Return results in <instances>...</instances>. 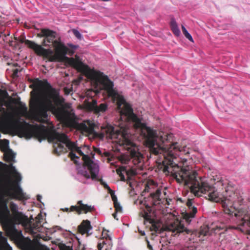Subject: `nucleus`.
I'll return each mask as SVG.
<instances>
[{
	"label": "nucleus",
	"mask_w": 250,
	"mask_h": 250,
	"mask_svg": "<svg viewBox=\"0 0 250 250\" xmlns=\"http://www.w3.org/2000/svg\"><path fill=\"white\" fill-rule=\"evenodd\" d=\"M69 157L71 158V160L74 161L75 164L77 163V161L75 160V159H79V157L76 156V154L73 152V151H71L69 153Z\"/></svg>",
	"instance_id": "nucleus-30"
},
{
	"label": "nucleus",
	"mask_w": 250,
	"mask_h": 250,
	"mask_svg": "<svg viewBox=\"0 0 250 250\" xmlns=\"http://www.w3.org/2000/svg\"><path fill=\"white\" fill-rule=\"evenodd\" d=\"M83 105L86 110L92 111L96 114L104 113L107 108V105L105 103L101 104L99 106L97 105V101L94 99H92L91 102L85 100Z\"/></svg>",
	"instance_id": "nucleus-13"
},
{
	"label": "nucleus",
	"mask_w": 250,
	"mask_h": 250,
	"mask_svg": "<svg viewBox=\"0 0 250 250\" xmlns=\"http://www.w3.org/2000/svg\"><path fill=\"white\" fill-rule=\"evenodd\" d=\"M123 171H125L127 173L126 168L125 167H120L119 168L116 169L117 173L119 175L121 178V180L122 181H125V179L124 175L122 173Z\"/></svg>",
	"instance_id": "nucleus-24"
},
{
	"label": "nucleus",
	"mask_w": 250,
	"mask_h": 250,
	"mask_svg": "<svg viewBox=\"0 0 250 250\" xmlns=\"http://www.w3.org/2000/svg\"><path fill=\"white\" fill-rule=\"evenodd\" d=\"M3 105V104H2V103H0V105L1 106H2Z\"/></svg>",
	"instance_id": "nucleus-51"
},
{
	"label": "nucleus",
	"mask_w": 250,
	"mask_h": 250,
	"mask_svg": "<svg viewBox=\"0 0 250 250\" xmlns=\"http://www.w3.org/2000/svg\"><path fill=\"white\" fill-rule=\"evenodd\" d=\"M114 207L116 212H121L122 211V207L118 202L114 203Z\"/></svg>",
	"instance_id": "nucleus-33"
},
{
	"label": "nucleus",
	"mask_w": 250,
	"mask_h": 250,
	"mask_svg": "<svg viewBox=\"0 0 250 250\" xmlns=\"http://www.w3.org/2000/svg\"><path fill=\"white\" fill-rule=\"evenodd\" d=\"M10 208L12 211L13 215L19 212L18 211V206L15 203L11 202L10 204Z\"/></svg>",
	"instance_id": "nucleus-27"
},
{
	"label": "nucleus",
	"mask_w": 250,
	"mask_h": 250,
	"mask_svg": "<svg viewBox=\"0 0 250 250\" xmlns=\"http://www.w3.org/2000/svg\"><path fill=\"white\" fill-rule=\"evenodd\" d=\"M53 46L55 47L54 53L52 50L45 49L42 46L39 56H42L48 61L53 62L61 61L67 54L72 55L74 53V50L69 49L61 42L60 38L58 42H55V45Z\"/></svg>",
	"instance_id": "nucleus-9"
},
{
	"label": "nucleus",
	"mask_w": 250,
	"mask_h": 250,
	"mask_svg": "<svg viewBox=\"0 0 250 250\" xmlns=\"http://www.w3.org/2000/svg\"><path fill=\"white\" fill-rule=\"evenodd\" d=\"M164 230L176 232L177 233L185 232L187 234H189L191 232V230L186 228L184 225L181 224V222L178 219L167 224L165 227Z\"/></svg>",
	"instance_id": "nucleus-15"
},
{
	"label": "nucleus",
	"mask_w": 250,
	"mask_h": 250,
	"mask_svg": "<svg viewBox=\"0 0 250 250\" xmlns=\"http://www.w3.org/2000/svg\"><path fill=\"white\" fill-rule=\"evenodd\" d=\"M37 200L41 202V200L42 199V196L40 195H38L37 196Z\"/></svg>",
	"instance_id": "nucleus-43"
},
{
	"label": "nucleus",
	"mask_w": 250,
	"mask_h": 250,
	"mask_svg": "<svg viewBox=\"0 0 250 250\" xmlns=\"http://www.w3.org/2000/svg\"><path fill=\"white\" fill-rule=\"evenodd\" d=\"M223 187H221L220 189H219L216 192L217 195L220 199L218 201H212L216 203H221L223 211L226 214L229 215H234L237 218H240L241 223L240 225L244 226L245 224H247L250 226V217H249L248 211L242 208L236 209L233 207L235 203L240 202L242 199L241 197H239L238 194L234 192L232 188L229 186L225 188L224 191L223 190Z\"/></svg>",
	"instance_id": "nucleus-5"
},
{
	"label": "nucleus",
	"mask_w": 250,
	"mask_h": 250,
	"mask_svg": "<svg viewBox=\"0 0 250 250\" xmlns=\"http://www.w3.org/2000/svg\"><path fill=\"white\" fill-rule=\"evenodd\" d=\"M146 241L147 242V247L149 250H153L152 246L150 244L148 240L146 238Z\"/></svg>",
	"instance_id": "nucleus-41"
},
{
	"label": "nucleus",
	"mask_w": 250,
	"mask_h": 250,
	"mask_svg": "<svg viewBox=\"0 0 250 250\" xmlns=\"http://www.w3.org/2000/svg\"><path fill=\"white\" fill-rule=\"evenodd\" d=\"M112 215H113V217H114L115 219H116L118 220V219L117 218V214H116V213H114L112 214Z\"/></svg>",
	"instance_id": "nucleus-47"
},
{
	"label": "nucleus",
	"mask_w": 250,
	"mask_h": 250,
	"mask_svg": "<svg viewBox=\"0 0 250 250\" xmlns=\"http://www.w3.org/2000/svg\"><path fill=\"white\" fill-rule=\"evenodd\" d=\"M90 80L95 87L101 84L103 89L105 90L108 96L117 102V108L120 110L121 118H125L128 121H132L134 123V127L136 129L140 130V134L142 136L146 130H148L150 127L146 126V124L141 122V120L133 113L131 105L127 103L124 98L118 94L117 91L114 89V83L107 75L99 71H89L88 74Z\"/></svg>",
	"instance_id": "nucleus-4"
},
{
	"label": "nucleus",
	"mask_w": 250,
	"mask_h": 250,
	"mask_svg": "<svg viewBox=\"0 0 250 250\" xmlns=\"http://www.w3.org/2000/svg\"><path fill=\"white\" fill-rule=\"evenodd\" d=\"M182 30L185 36L190 41L193 42V40L191 35L188 32L184 26L182 25Z\"/></svg>",
	"instance_id": "nucleus-26"
},
{
	"label": "nucleus",
	"mask_w": 250,
	"mask_h": 250,
	"mask_svg": "<svg viewBox=\"0 0 250 250\" xmlns=\"http://www.w3.org/2000/svg\"><path fill=\"white\" fill-rule=\"evenodd\" d=\"M72 32L75 35V36L79 39H81L82 38V35L81 33L76 29H73Z\"/></svg>",
	"instance_id": "nucleus-34"
},
{
	"label": "nucleus",
	"mask_w": 250,
	"mask_h": 250,
	"mask_svg": "<svg viewBox=\"0 0 250 250\" xmlns=\"http://www.w3.org/2000/svg\"><path fill=\"white\" fill-rule=\"evenodd\" d=\"M18 71H19V70L18 69H14V71H13V74L14 75H16L18 73Z\"/></svg>",
	"instance_id": "nucleus-44"
},
{
	"label": "nucleus",
	"mask_w": 250,
	"mask_h": 250,
	"mask_svg": "<svg viewBox=\"0 0 250 250\" xmlns=\"http://www.w3.org/2000/svg\"><path fill=\"white\" fill-rule=\"evenodd\" d=\"M105 155L106 156H108L109 155V153H108V152H106V153H105Z\"/></svg>",
	"instance_id": "nucleus-50"
},
{
	"label": "nucleus",
	"mask_w": 250,
	"mask_h": 250,
	"mask_svg": "<svg viewBox=\"0 0 250 250\" xmlns=\"http://www.w3.org/2000/svg\"><path fill=\"white\" fill-rule=\"evenodd\" d=\"M3 92H4V93H5V94L7 95V92H6V91H3Z\"/></svg>",
	"instance_id": "nucleus-52"
},
{
	"label": "nucleus",
	"mask_w": 250,
	"mask_h": 250,
	"mask_svg": "<svg viewBox=\"0 0 250 250\" xmlns=\"http://www.w3.org/2000/svg\"><path fill=\"white\" fill-rule=\"evenodd\" d=\"M8 167L10 172L13 174L15 180L12 181L10 177H6L0 180V189L4 193L12 199L19 200H26L29 198L23 192L19 185V182L21 180V175L16 170L12 164L9 165L4 164Z\"/></svg>",
	"instance_id": "nucleus-7"
},
{
	"label": "nucleus",
	"mask_w": 250,
	"mask_h": 250,
	"mask_svg": "<svg viewBox=\"0 0 250 250\" xmlns=\"http://www.w3.org/2000/svg\"><path fill=\"white\" fill-rule=\"evenodd\" d=\"M161 192L160 189H157L155 192L150 194L148 199L150 201V205L146 204V209L143 210L140 215L144 218L145 222H148L151 224L150 230L155 232H159L161 230V223L159 221L151 218L152 207L156 206L161 204L160 196Z\"/></svg>",
	"instance_id": "nucleus-8"
},
{
	"label": "nucleus",
	"mask_w": 250,
	"mask_h": 250,
	"mask_svg": "<svg viewBox=\"0 0 250 250\" xmlns=\"http://www.w3.org/2000/svg\"><path fill=\"white\" fill-rule=\"evenodd\" d=\"M139 233L141 234V235L144 236L145 235V232L144 231H142V230L139 231Z\"/></svg>",
	"instance_id": "nucleus-46"
},
{
	"label": "nucleus",
	"mask_w": 250,
	"mask_h": 250,
	"mask_svg": "<svg viewBox=\"0 0 250 250\" xmlns=\"http://www.w3.org/2000/svg\"><path fill=\"white\" fill-rule=\"evenodd\" d=\"M92 227L90 224V222L88 220H83L81 224L78 226V230L80 233L82 234H87L89 235L88 232L92 229Z\"/></svg>",
	"instance_id": "nucleus-20"
},
{
	"label": "nucleus",
	"mask_w": 250,
	"mask_h": 250,
	"mask_svg": "<svg viewBox=\"0 0 250 250\" xmlns=\"http://www.w3.org/2000/svg\"><path fill=\"white\" fill-rule=\"evenodd\" d=\"M61 250H72V248L69 246H67L65 244H63L60 247Z\"/></svg>",
	"instance_id": "nucleus-38"
},
{
	"label": "nucleus",
	"mask_w": 250,
	"mask_h": 250,
	"mask_svg": "<svg viewBox=\"0 0 250 250\" xmlns=\"http://www.w3.org/2000/svg\"><path fill=\"white\" fill-rule=\"evenodd\" d=\"M19 110L20 113L22 116H25L27 113V108L25 104L22 105L21 104Z\"/></svg>",
	"instance_id": "nucleus-28"
},
{
	"label": "nucleus",
	"mask_w": 250,
	"mask_h": 250,
	"mask_svg": "<svg viewBox=\"0 0 250 250\" xmlns=\"http://www.w3.org/2000/svg\"><path fill=\"white\" fill-rule=\"evenodd\" d=\"M0 236H1V233L0 232Z\"/></svg>",
	"instance_id": "nucleus-53"
},
{
	"label": "nucleus",
	"mask_w": 250,
	"mask_h": 250,
	"mask_svg": "<svg viewBox=\"0 0 250 250\" xmlns=\"http://www.w3.org/2000/svg\"><path fill=\"white\" fill-rule=\"evenodd\" d=\"M10 211L6 204L0 206V221L7 233L13 237L17 238L21 235L16 228L14 221L10 218Z\"/></svg>",
	"instance_id": "nucleus-10"
},
{
	"label": "nucleus",
	"mask_w": 250,
	"mask_h": 250,
	"mask_svg": "<svg viewBox=\"0 0 250 250\" xmlns=\"http://www.w3.org/2000/svg\"><path fill=\"white\" fill-rule=\"evenodd\" d=\"M170 27L173 34L176 36H179L180 34V31L179 29L177 23L174 19H172L171 20Z\"/></svg>",
	"instance_id": "nucleus-23"
},
{
	"label": "nucleus",
	"mask_w": 250,
	"mask_h": 250,
	"mask_svg": "<svg viewBox=\"0 0 250 250\" xmlns=\"http://www.w3.org/2000/svg\"><path fill=\"white\" fill-rule=\"evenodd\" d=\"M101 184L105 189L108 190L109 193L110 192H112V190L110 188V187L108 186V185L106 183L102 182Z\"/></svg>",
	"instance_id": "nucleus-37"
},
{
	"label": "nucleus",
	"mask_w": 250,
	"mask_h": 250,
	"mask_svg": "<svg viewBox=\"0 0 250 250\" xmlns=\"http://www.w3.org/2000/svg\"><path fill=\"white\" fill-rule=\"evenodd\" d=\"M66 59L67 60V62L69 65L75 68L78 71L84 73L85 76L88 79H90V77L88 75V72L89 71H95L94 70L91 69L87 65H85L82 62L76 60L73 58H68L66 57Z\"/></svg>",
	"instance_id": "nucleus-16"
},
{
	"label": "nucleus",
	"mask_w": 250,
	"mask_h": 250,
	"mask_svg": "<svg viewBox=\"0 0 250 250\" xmlns=\"http://www.w3.org/2000/svg\"><path fill=\"white\" fill-rule=\"evenodd\" d=\"M107 138L110 139H119V143L123 146L130 154V159L134 165H139L143 159V155L139 151V148L135 144L128 138L127 130L123 127L107 124L102 128Z\"/></svg>",
	"instance_id": "nucleus-6"
},
{
	"label": "nucleus",
	"mask_w": 250,
	"mask_h": 250,
	"mask_svg": "<svg viewBox=\"0 0 250 250\" xmlns=\"http://www.w3.org/2000/svg\"><path fill=\"white\" fill-rule=\"evenodd\" d=\"M5 110V108H3V107H0V112H1V111H4Z\"/></svg>",
	"instance_id": "nucleus-49"
},
{
	"label": "nucleus",
	"mask_w": 250,
	"mask_h": 250,
	"mask_svg": "<svg viewBox=\"0 0 250 250\" xmlns=\"http://www.w3.org/2000/svg\"><path fill=\"white\" fill-rule=\"evenodd\" d=\"M67 45L69 47H70L71 49L73 50L77 49L78 47V46L72 44H67Z\"/></svg>",
	"instance_id": "nucleus-42"
},
{
	"label": "nucleus",
	"mask_w": 250,
	"mask_h": 250,
	"mask_svg": "<svg viewBox=\"0 0 250 250\" xmlns=\"http://www.w3.org/2000/svg\"><path fill=\"white\" fill-rule=\"evenodd\" d=\"M109 193L111 196L112 200L113 201V203H114L116 202H118L117 197H116V195H115L114 191L112 190V192H110Z\"/></svg>",
	"instance_id": "nucleus-36"
},
{
	"label": "nucleus",
	"mask_w": 250,
	"mask_h": 250,
	"mask_svg": "<svg viewBox=\"0 0 250 250\" xmlns=\"http://www.w3.org/2000/svg\"><path fill=\"white\" fill-rule=\"evenodd\" d=\"M217 228L219 230H227L228 229V226L226 224H222L219 226H217Z\"/></svg>",
	"instance_id": "nucleus-35"
},
{
	"label": "nucleus",
	"mask_w": 250,
	"mask_h": 250,
	"mask_svg": "<svg viewBox=\"0 0 250 250\" xmlns=\"http://www.w3.org/2000/svg\"><path fill=\"white\" fill-rule=\"evenodd\" d=\"M30 107L35 110V118L42 124H49L47 112L50 111L64 126L80 130L89 135L95 132V124L87 120L79 123L71 107V104L65 103L64 99L55 89L48 92L43 102L38 98L32 100Z\"/></svg>",
	"instance_id": "nucleus-2"
},
{
	"label": "nucleus",
	"mask_w": 250,
	"mask_h": 250,
	"mask_svg": "<svg viewBox=\"0 0 250 250\" xmlns=\"http://www.w3.org/2000/svg\"><path fill=\"white\" fill-rule=\"evenodd\" d=\"M63 91L65 95H68L71 91V89L70 88H67V87H65L63 88Z\"/></svg>",
	"instance_id": "nucleus-39"
},
{
	"label": "nucleus",
	"mask_w": 250,
	"mask_h": 250,
	"mask_svg": "<svg viewBox=\"0 0 250 250\" xmlns=\"http://www.w3.org/2000/svg\"><path fill=\"white\" fill-rule=\"evenodd\" d=\"M95 208L93 206L84 204L81 200L77 202V205L71 206L70 208H66L62 209L63 211L65 212L75 211L78 214H81L83 213L86 214L87 212H91Z\"/></svg>",
	"instance_id": "nucleus-14"
},
{
	"label": "nucleus",
	"mask_w": 250,
	"mask_h": 250,
	"mask_svg": "<svg viewBox=\"0 0 250 250\" xmlns=\"http://www.w3.org/2000/svg\"><path fill=\"white\" fill-rule=\"evenodd\" d=\"M200 233H201V234H203V235H207V232L206 231V232H204V230H201V231H200Z\"/></svg>",
	"instance_id": "nucleus-45"
},
{
	"label": "nucleus",
	"mask_w": 250,
	"mask_h": 250,
	"mask_svg": "<svg viewBox=\"0 0 250 250\" xmlns=\"http://www.w3.org/2000/svg\"><path fill=\"white\" fill-rule=\"evenodd\" d=\"M148 186L147 185H146V186L145 187V188L144 189V191H148Z\"/></svg>",
	"instance_id": "nucleus-48"
},
{
	"label": "nucleus",
	"mask_w": 250,
	"mask_h": 250,
	"mask_svg": "<svg viewBox=\"0 0 250 250\" xmlns=\"http://www.w3.org/2000/svg\"><path fill=\"white\" fill-rule=\"evenodd\" d=\"M9 143V141L7 139L0 141V145L3 148H7L8 147Z\"/></svg>",
	"instance_id": "nucleus-32"
},
{
	"label": "nucleus",
	"mask_w": 250,
	"mask_h": 250,
	"mask_svg": "<svg viewBox=\"0 0 250 250\" xmlns=\"http://www.w3.org/2000/svg\"><path fill=\"white\" fill-rule=\"evenodd\" d=\"M14 223L21 224L25 225L28 223V219L27 216L23 214L22 212H19L13 215V219Z\"/></svg>",
	"instance_id": "nucleus-21"
},
{
	"label": "nucleus",
	"mask_w": 250,
	"mask_h": 250,
	"mask_svg": "<svg viewBox=\"0 0 250 250\" xmlns=\"http://www.w3.org/2000/svg\"><path fill=\"white\" fill-rule=\"evenodd\" d=\"M41 217H42L41 215H38V216L36 218L35 222L34 223L31 225V227L32 228H33V229H36L37 228H38L39 227L40 225H41V221L40 219Z\"/></svg>",
	"instance_id": "nucleus-25"
},
{
	"label": "nucleus",
	"mask_w": 250,
	"mask_h": 250,
	"mask_svg": "<svg viewBox=\"0 0 250 250\" xmlns=\"http://www.w3.org/2000/svg\"><path fill=\"white\" fill-rule=\"evenodd\" d=\"M53 127L49 128L42 125H31L25 121L21 122L18 119L12 124L1 125L0 129L3 134H7L13 130L20 137H23L29 139L34 137L40 142L49 137L56 141L53 147L54 151L58 155L66 153L67 148L71 151H75L77 147L75 143L71 142L66 134L52 130Z\"/></svg>",
	"instance_id": "nucleus-3"
},
{
	"label": "nucleus",
	"mask_w": 250,
	"mask_h": 250,
	"mask_svg": "<svg viewBox=\"0 0 250 250\" xmlns=\"http://www.w3.org/2000/svg\"><path fill=\"white\" fill-rule=\"evenodd\" d=\"M37 36L40 38H43L41 45L42 47L43 46L50 47L51 44L54 46L55 42L59 41V38L58 39H56V32L48 28H42L40 33H38Z\"/></svg>",
	"instance_id": "nucleus-11"
},
{
	"label": "nucleus",
	"mask_w": 250,
	"mask_h": 250,
	"mask_svg": "<svg viewBox=\"0 0 250 250\" xmlns=\"http://www.w3.org/2000/svg\"><path fill=\"white\" fill-rule=\"evenodd\" d=\"M15 154L11 149H8L4 154V160L7 162H14Z\"/></svg>",
	"instance_id": "nucleus-22"
},
{
	"label": "nucleus",
	"mask_w": 250,
	"mask_h": 250,
	"mask_svg": "<svg viewBox=\"0 0 250 250\" xmlns=\"http://www.w3.org/2000/svg\"><path fill=\"white\" fill-rule=\"evenodd\" d=\"M120 161L122 164H127L128 162L130 161V159L125 156H121L120 158Z\"/></svg>",
	"instance_id": "nucleus-31"
},
{
	"label": "nucleus",
	"mask_w": 250,
	"mask_h": 250,
	"mask_svg": "<svg viewBox=\"0 0 250 250\" xmlns=\"http://www.w3.org/2000/svg\"><path fill=\"white\" fill-rule=\"evenodd\" d=\"M104 244H105V243L104 241L103 243H98L97 246L98 250H102V249L103 248Z\"/></svg>",
	"instance_id": "nucleus-40"
},
{
	"label": "nucleus",
	"mask_w": 250,
	"mask_h": 250,
	"mask_svg": "<svg viewBox=\"0 0 250 250\" xmlns=\"http://www.w3.org/2000/svg\"><path fill=\"white\" fill-rule=\"evenodd\" d=\"M19 41L21 43H24L29 48L32 49L38 56H39L40 50L42 49L41 45L33 41L26 39L24 37L20 39Z\"/></svg>",
	"instance_id": "nucleus-18"
},
{
	"label": "nucleus",
	"mask_w": 250,
	"mask_h": 250,
	"mask_svg": "<svg viewBox=\"0 0 250 250\" xmlns=\"http://www.w3.org/2000/svg\"><path fill=\"white\" fill-rule=\"evenodd\" d=\"M78 173L79 174H81V175H82L84 177H85L87 179H88L90 177H91V174H90V176L89 174L85 170H79L78 171ZM91 178L92 179V178Z\"/></svg>",
	"instance_id": "nucleus-29"
},
{
	"label": "nucleus",
	"mask_w": 250,
	"mask_h": 250,
	"mask_svg": "<svg viewBox=\"0 0 250 250\" xmlns=\"http://www.w3.org/2000/svg\"><path fill=\"white\" fill-rule=\"evenodd\" d=\"M188 207L187 210L182 213L183 219L189 223L191 220L195 217V215L197 212V208L193 206V200L188 199L186 203Z\"/></svg>",
	"instance_id": "nucleus-17"
},
{
	"label": "nucleus",
	"mask_w": 250,
	"mask_h": 250,
	"mask_svg": "<svg viewBox=\"0 0 250 250\" xmlns=\"http://www.w3.org/2000/svg\"><path fill=\"white\" fill-rule=\"evenodd\" d=\"M29 81L32 83V84L30 85V87L32 88L40 89L44 87L49 88H51V85L46 80L42 81L37 78L35 79H30Z\"/></svg>",
	"instance_id": "nucleus-19"
},
{
	"label": "nucleus",
	"mask_w": 250,
	"mask_h": 250,
	"mask_svg": "<svg viewBox=\"0 0 250 250\" xmlns=\"http://www.w3.org/2000/svg\"><path fill=\"white\" fill-rule=\"evenodd\" d=\"M74 151L83 157L84 166L87 167L91 173L92 179H96L99 170L98 165L94 163L88 155L84 154L80 147L77 146Z\"/></svg>",
	"instance_id": "nucleus-12"
},
{
	"label": "nucleus",
	"mask_w": 250,
	"mask_h": 250,
	"mask_svg": "<svg viewBox=\"0 0 250 250\" xmlns=\"http://www.w3.org/2000/svg\"><path fill=\"white\" fill-rule=\"evenodd\" d=\"M142 135L146 146L149 148L150 153L155 155L160 154L157 159L158 167L167 175L170 174L178 183L182 184L189 188L190 191L196 196H201L202 194L210 201L220 200L217 190L223 186L222 181H219L211 186L198 176L195 170L189 166L181 167L174 161L176 159L177 152L181 151L182 147L177 143L167 145L171 135L167 134L165 137L157 135V131L152 128L146 130Z\"/></svg>",
	"instance_id": "nucleus-1"
}]
</instances>
